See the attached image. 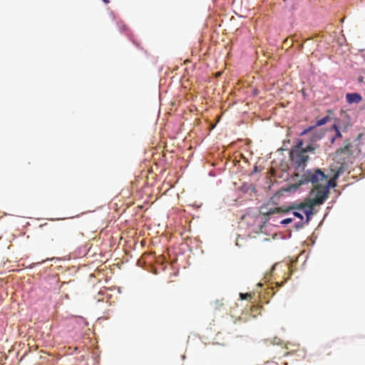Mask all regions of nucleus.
I'll use <instances>...</instances> for the list:
<instances>
[{
    "label": "nucleus",
    "mask_w": 365,
    "mask_h": 365,
    "mask_svg": "<svg viewBox=\"0 0 365 365\" xmlns=\"http://www.w3.org/2000/svg\"><path fill=\"white\" fill-rule=\"evenodd\" d=\"M293 215H294L295 217H297L299 218L301 220H303V215H302L300 212H297V211H294V212H293Z\"/></svg>",
    "instance_id": "obj_14"
},
{
    "label": "nucleus",
    "mask_w": 365,
    "mask_h": 365,
    "mask_svg": "<svg viewBox=\"0 0 365 365\" xmlns=\"http://www.w3.org/2000/svg\"><path fill=\"white\" fill-rule=\"evenodd\" d=\"M292 218H286V219H284L282 221V224H284V225H288L289 223H291L292 222Z\"/></svg>",
    "instance_id": "obj_12"
},
{
    "label": "nucleus",
    "mask_w": 365,
    "mask_h": 365,
    "mask_svg": "<svg viewBox=\"0 0 365 365\" xmlns=\"http://www.w3.org/2000/svg\"><path fill=\"white\" fill-rule=\"evenodd\" d=\"M303 140L298 139L296 145L289 152L290 158L297 170L299 168L304 169L306 166L309 160L307 152H314L317 148V146L313 143L307 145L305 148H303Z\"/></svg>",
    "instance_id": "obj_1"
},
{
    "label": "nucleus",
    "mask_w": 365,
    "mask_h": 365,
    "mask_svg": "<svg viewBox=\"0 0 365 365\" xmlns=\"http://www.w3.org/2000/svg\"><path fill=\"white\" fill-rule=\"evenodd\" d=\"M351 147V143L349 140H346L344 146L343 148H339L336 150V153H346L348 154H351V152L350 150Z\"/></svg>",
    "instance_id": "obj_8"
},
{
    "label": "nucleus",
    "mask_w": 365,
    "mask_h": 365,
    "mask_svg": "<svg viewBox=\"0 0 365 365\" xmlns=\"http://www.w3.org/2000/svg\"><path fill=\"white\" fill-rule=\"evenodd\" d=\"M327 120H328V117L323 118L317 120V125L320 126V125H324L327 122Z\"/></svg>",
    "instance_id": "obj_9"
},
{
    "label": "nucleus",
    "mask_w": 365,
    "mask_h": 365,
    "mask_svg": "<svg viewBox=\"0 0 365 365\" xmlns=\"http://www.w3.org/2000/svg\"><path fill=\"white\" fill-rule=\"evenodd\" d=\"M240 296L242 299H247L252 297V294L250 293H240Z\"/></svg>",
    "instance_id": "obj_10"
},
{
    "label": "nucleus",
    "mask_w": 365,
    "mask_h": 365,
    "mask_svg": "<svg viewBox=\"0 0 365 365\" xmlns=\"http://www.w3.org/2000/svg\"><path fill=\"white\" fill-rule=\"evenodd\" d=\"M303 225H304V223L303 222H298L295 225V227L297 229H300L302 227H303Z\"/></svg>",
    "instance_id": "obj_15"
},
{
    "label": "nucleus",
    "mask_w": 365,
    "mask_h": 365,
    "mask_svg": "<svg viewBox=\"0 0 365 365\" xmlns=\"http://www.w3.org/2000/svg\"><path fill=\"white\" fill-rule=\"evenodd\" d=\"M51 236L48 237V240L52 245L58 242L61 238L60 230L58 228H53L51 230Z\"/></svg>",
    "instance_id": "obj_7"
},
{
    "label": "nucleus",
    "mask_w": 365,
    "mask_h": 365,
    "mask_svg": "<svg viewBox=\"0 0 365 365\" xmlns=\"http://www.w3.org/2000/svg\"><path fill=\"white\" fill-rule=\"evenodd\" d=\"M312 183L314 188H319L324 185H330L331 180L319 169L307 170L302 176L299 185Z\"/></svg>",
    "instance_id": "obj_2"
},
{
    "label": "nucleus",
    "mask_w": 365,
    "mask_h": 365,
    "mask_svg": "<svg viewBox=\"0 0 365 365\" xmlns=\"http://www.w3.org/2000/svg\"><path fill=\"white\" fill-rule=\"evenodd\" d=\"M334 128L335 131H336V138H341V132L339 130V128L336 125H334Z\"/></svg>",
    "instance_id": "obj_13"
},
{
    "label": "nucleus",
    "mask_w": 365,
    "mask_h": 365,
    "mask_svg": "<svg viewBox=\"0 0 365 365\" xmlns=\"http://www.w3.org/2000/svg\"><path fill=\"white\" fill-rule=\"evenodd\" d=\"M275 210L278 211L279 208H275L274 210H271L269 213H274V212H275Z\"/></svg>",
    "instance_id": "obj_16"
},
{
    "label": "nucleus",
    "mask_w": 365,
    "mask_h": 365,
    "mask_svg": "<svg viewBox=\"0 0 365 365\" xmlns=\"http://www.w3.org/2000/svg\"><path fill=\"white\" fill-rule=\"evenodd\" d=\"M314 127H309L307 129H304L301 133L300 135L303 136L307 134H309L310 135V141L312 143H314L317 141L318 140L321 139L323 136L322 132H317L313 131Z\"/></svg>",
    "instance_id": "obj_5"
},
{
    "label": "nucleus",
    "mask_w": 365,
    "mask_h": 365,
    "mask_svg": "<svg viewBox=\"0 0 365 365\" xmlns=\"http://www.w3.org/2000/svg\"><path fill=\"white\" fill-rule=\"evenodd\" d=\"M346 100L349 103H359L362 101V97L357 93H350L346 95Z\"/></svg>",
    "instance_id": "obj_6"
},
{
    "label": "nucleus",
    "mask_w": 365,
    "mask_h": 365,
    "mask_svg": "<svg viewBox=\"0 0 365 365\" xmlns=\"http://www.w3.org/2000/svg\"><path fill=\"white\" fill-rule=\"evenodd\" d=\"M329 187V185H324L319 188H314L313 194L314 197L310 201L316 205L322 204L328 197Z\"/></svg>",
    "instance_id": "obj_3"
},
{
    "label": "nucleus",
    "mask_w": 365,
    "mask_h": 365,
    "mask_svg": "<svg viewBox=\"0 0 365 365\" xmlns=\"http://www.w3.org/2000/svg\"><path fill=\"white\" fill-rule=\"evenodd\" d=\"M314 206H316V205H314L313 202H312L311 201L309 202V204L302 202L297 205L289 206V208L286 210V212L296 209L302 210L307 216L306 222H309L310 220V216L313 215V209Z\"/></svg>",
    "instance_id": "obj_4"
},
{
    "label": "nucleus",
    "mask_w": 365,
    "mask_h": 365,
    "mask_svg": "<svg viewBox=\"0 0 365 365\" xmlns=\"http://www.w3.org/2000/svg\"><path fill=\"white\" fill-rule=\"evenodd\" d=\"M258 286L261 287V286H262V284H261V283H259V284H258Z\"/></svg>",
    "instance_id": "obj_18"
},
{
    "label": "nucleus",
    "mask_w": 365,
    "mask_h": 365,
    "mask_svg": "<svg viewBox=\"0 0 365 365\" xmlns=\"http://www.w3.org/2000/svg\"><path fill=\"white\" fill-rule=\"evenodd\" d=\"M103 2H105V3H106V4H108V3H109V2H110V1H109V0H103Z\"/></svg>",
    "instance_id": "obj_17"
},
{
    "label": "nucleus",
    "mask_w": 365,
    "mask_h": 365,
    "mask_svg": "<svg viewBox=\"0 0 365 365\" xmlns=\"http://www.w3.org/2000/svg\"><path fill=\"white\" fill-rule=\"evenodd\" d=\"M358 81L359 83H363L365 84V70L363 71V74L359 76Z\"/></svg>",
    "instance_id": "obj_11"
}]
</instances>
